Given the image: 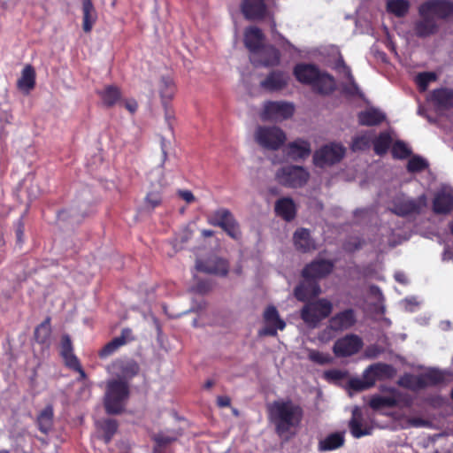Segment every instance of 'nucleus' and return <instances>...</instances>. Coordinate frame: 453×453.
Here are the masks:
<instances>
[{"label":"nucleus","mask_w":453,"mask_h":453,"mask_svg":"<svg viewBox=\"0 0 453 453\" xmlns=\"http://www.w3.org/2000/svg\"><path fill=\"white\" fill-rule=\"evenodd\" d=\"M208 222L212 226H220L231 237L237 239L240 231L236 221L231 212L226 209H219L208 218Z\"/></svg>","instance_id":"ddd939ff"},{"label":"nucleus","mask_w":453,"mask_h":453,"mask_svg":"<svg viewBox=\"0 0 453 453\" xmlns=\"http://www.w3.org/2000/svg\"><path fill=\"white\" fill-rule=\"evenodd\" d=\"M363 347L362 339L357 334H347L338 339L333 348L338 357H346L357 354Z\"/></svg>","instance_id":"4468645a"},{"label":"nucleus","mask_w":453,"mask_h":453,"mask_svg":"<svg viewBox=\"0 0 453 453\" xmlns=\"http://www.w3.org/2000/svg\"><path fill=\"white\" fill-rule=\"evenodd\" d=\"M431 100L441 108L453 107V90L440 88L433 91Z\"/></svg>","instance_id":"473e14b6"},{"label":"nucleus","mask_w":453,"mask_h":453,"mask_svg":"<svg viewBox=\"0 0 453 453\" xmlns=\"http://www.w3.org/2000/svg\"><path fill=\"white\" fill-rule=\"evenodd\" d=\"M174 439H175V437L164 436L162 434L157 435L156 437V441L160 444L168 443V442L173 441Z\"/></svg>","instance_id":"338daca9"},{"label":"nucleus","mask_w":453,"mask_h":453,"mask_svg":"<svg viewBox=\"0 0 453 453\" xmlns=\"http://www.w3.org/2000/svg\"><path fill=\"white\" fill-rule=\"evenodd\" d=\"M332 269V262L324 259H317L303 269V278L319 279L327 275Z\"/></svg>","instance_id":"412c9836"},{"label":"nucleus","mask_w":453,"mask_h":453,"mask_svg":"<svg viewBox=\"0 0 453 453\" xmlns=\"http://www.w3.org/2000/svg\"><path fill=\"white\" fill-rule=\"evenodd\" d=\"M453 12V4L446 0H432L425 3L419 8V14L431 16L435 20L446 18Z\"/></svg>","instance_id":"2eb2a0df"},{"label":"nucleus","mask_w":453,"mask_h":453,"mask_svg":"<svg viewBox=\"0 0 453 453\" xmlns=\"http://www.w3.org/2000/svg\"><path fill=\"white\" fill-rule=\"evenodd\" d=\"M174 85L170 78H162L159 83V94L162 100H170L174 95Z\"/></svg>","instance_id":"a18cd8bd"},{"label":"nucleus","mask_w":453,"mask_h":453,"mask_svg":"<svg viewBox=\"0 0 453 453\" xmlns=\"http://www.w3.org/2000/svg\"><path fill=\"white\" fill-rule=\"evenodd\" d=\"M308 357L311 361L319 365H326L332 361L329 354L314 349H308Z\"/></svg>","instance_id":"09e8293b"},{"label":"nucleus","mask_w":453,"mask_h":453,"mask_svg":"<svg viewBox=\"0 0 453 453\" xmlns=\"http://www.w3.org/2000/svg\"><path fill=\"white\" fill-rule=\"evenodd\" d=\"M276 179L284 186L297 188L307 182L309 173L302 166L288 165L277 172Z\"/></svg>","instance_id":"6e6552de"},{"label":"nucleus","mask_w":453,"mask_h":453,"mask_svg":"<svg viewBox=\"0 0 453 453\" xmlns=\"http://www.w3.org/2000/svg\"><path fill=\"white\" fill-rule=\"evenodd\" d=\"M124 105L125 108L131 113L135 112L138 107L136 101L134 99H128L125 101Z\"/></svg>","instance_id":"680f3d73"},{"label":"nucleus","mask_w":453,"mask_h":453,"mask_svg":"<svg viewBox=\"0 0 453 453\" xmlns=\"http://www.w3.org/2000/svg\"><path fill=\"white\" fill-rule=\"evenodd\" d=\"M267 411L276 434L285 439L295 435L303 417V408L289 398H280L268 403Z\"/></svg>","instance_id":"f257e3e1"},{"label":"nucleus","mask_w":453,"mask_h":453,"mask_svg":"<svg viewBox=\"0 0 453 453\" xmlns=\"http://www.w3.org/2000/svg\"><path fill=\"white\" fill-rule=\"evenodd\" d=\"M196 268L197 271L219 276H226L228 273L227 262L218 257H210L205 262L197 261Z\"/></svg>","instance_id":"aec40b11"},{"label":"nucleus","mask_w":453,"mask_h":453,"mask_svg":"<svg viewBox=\"0 0 453 453\" xmlns=\"http://www.w3.org/2000/svg\"><path fill=\"white\" fill-rule=\"evenodd\" d=\"M35 69L30 65H27L21 72V76L17 81V86L21 92L28 94L35 88Z\"/></svg>","instance_id":"cd10ccee"},{"label":"nucleus","mask_w":453,"mask_h":453,"mask_svg":"<svg viewBox=\"0 0 453 453\" xmlns=\"http://www.w3.org/2000/svg\"><path fill=\"white\" fill-rule=\"evenodd\" d=\"M265 326L259 331L260 335H276L278 330H283L286 323L280 318L275 307L269 306L264 312Z\"/></svg>","instance_id":"dca6fc26"},{"label":"nucleus","mask_w":453,"mask_h":453,"mask_svg":"<svg viewBox=\"0 0 453 453\" xmlns=\"http://www.w3.org/2000/svg\"><path fill=\"white\" fill-rule=\"evenodd\" d=\"M287 153L294 160L305 158L311 154V144L302 139L296 140L288 145Z\"/></svg>","instance_id":"a878e982"},{"label":"nucleus","mask_w":453,"mask_h":453,"mask_svg":"<svg viewBox=\"0 0 453 453\" xmlns=\"http://www.w3.org/2000/svg\"><path fill=\"white\" fill-rule=\"evenodd\" d=\"M374 134L372 131H366L365 133L357 134L352 142L351 149L354 151L364 150L370 147L372 141L373 140Z\"/></svg>","instance_id":"4c0bfd02"},{"label":"nucleus","mask_w":453,"mask_h":453,"mask_svg":"<svg viewBox=\"0 0 453 453\" xmlns=\"http://www.w3.org/2000/svg\"><path fill=\"white\" fill-rule=\"evenodd\" d=\"M419 304L420 302L415 296L406 297L399 303L400 307L403 311L410 312L415 311L418 308Z\"/></svg>","instance_id":"864d4df0"},{"label":"nucleus","mask_w":453,"mask_h":453,"mask_svg":"<svg viewBox=\"0 0 453 453\" xmlns=\"http://www.w3.org/2000/svg\"><path fill=\"white\" fill-rule=\"evenodd\" d=\"M178 195L188 203H191L196 200L194 195L189 190H179Z\"/></svg>","instance_id":"052dcab7"},{"label":"nucleus","mask_w":453,"mask_h":453,"mask_svg":"<svg viewBox=\"0 0 453 453\" xmlns=\"http://www.w3.org/2000/svg\"><path fill=\"white\" fill-rule=\"evenodd\" d=\"M288 83V75L283 72H273L260 82L261 86L270 91L281 89Z\"/></svg>","instance_id":"c85d7f7f"},{"label":"nucleus","mask_w":453,"mask_h":453,"mask_svg":"<svg viewBox=\"0 0 453 453\" xmlns=\"http://www.w3.org/2000/svg\"><path fill=\"white\" fill-rule=\"evenodd\" d=\"M403 402L402 394L396 389H389L383 395H374L370 400V406L380 411L385 407H393Z\"/></svg>","instance_id":"a211bd4d"},{"label":"nucleus","mask_w":453,"mask_h":453,"mask_svg":"<svg viewBox=\"0 0 453 453\" xmlns=\"http://www.w3.org/2000/svg\"><path fill=\"white\" fill-rule=\"evenodd\" d=\"M295 106L288 102H267L264 105L261 118L264 120L281 121L292 117Z\"/></svg>","instance_id":"9d476101"},{"label":"nucleus","mask_w":453,"mask_h":453,"mask_svg":"<svg viewBox=\"0 0 453 453\" xmlns=\"http://www.w3.org/2000/svg\"><path fill=\"white\" fill-rule=\"evenodd\" d=\"M132 339V332L130 329H123L119 336L115 337L108 342L99 352L102 358L107 357L113 354L119 347L125 345Z\"/></svg>","instance_id":"393cba45"},{"label":"nucleus","mask_w":453,"mask_h":453,"mask_svg":"<svg viewBox=\"0 0 453 453\" xmlns=\"http://www.w3.org/2000/svg\"><path fill=\"white\" fill-rule=\"evenodd\" d=\"M356 322L354 311L346 310L338 313L330 319L329 326L325 329L319 335V340L328 342L334 335L332 331H342L351 327Z\"/></svg>","instance_id":"9b49d317"},{"label":"nucleus","mask_w":453,"mask_h":453,"mask_svg":"<svg viewBox=\"0 0 453 453\" xmlns=\"http://www.w3.org/2000/svg\"><path fill=\"white\" fill-rule=\"evenodd\" d=\"M50 335V325L49 320L42 322L38 326L35 332V337L40 343H44L48 341Z\"/></svg>","instance_id":"49530a36"},{"label":"nucleus","mask_w":453,"mask_h":453,"mask_svg":"<svg viewBox=\"0 0 453 453\" xmlns=\"http://www.w3.org/2000/svg\"><path fill=\"white\" fill-rule=\"evenodd\" d=\"M73 352L72 342L67 335H64L61 340V355Z\"/></svg>","instance_id":"13d9d810"},{"label":"nucleus","mask_w":453,"mask_h":453,"mask_svg":"<svg viewBox=\"0 0 453 453\" xmlns=\"http://www.w3.org/2000/svg\"><path fill=\"white\" fill-rule=\"evenodd\" d=\"M433 210L437 214H448L453 210V189L441 187L433 200Z\"/></svg>","instance_id":"f3484780"},{"label":"nucleus","mask_w":453,"mask_h":453,"mask_svg":"<svg viewBox=\"0 0 453 453\" xmlns=\"http://www.w3.org/2000/svg\"><path fill=\"white\" fill-rule=\"evenodd\" d=\"M449 375V372L448 371L432 368L422 374L409 376L406 380H408L412 388H423L443 382Z\"/></svg>","instance_id":"f8f14e48"},{"label":"nucleus","mask_w":453,"mask_h":453,"mask_svg":"<svg viewBox=\"0 0 453 453\" xmlns=\"http://www.w3.org/2000/svg\"><path fill=\"white\" fill-rule=\"evenodd\" d=\"M161 203V196L158 192H150L145 198L146 206L150 209H154Z\"/></svg>","instance_id":"6e6d98bb"},{"label":"nucleus","mask_w":453,"mask_h":453,"mask_svg":"<svg viewBox=\"0 0 453 453\" xmlns=\"http://www.w3.org/2000/svg\"><path fill=\"white\" fill-rule=\"evenodd\" d=\"M255 140L264 148L277 150L285 142L286 134L277 127H258L255 132Z\"/></svg>","instance_id":"0eeeda50"},{"label":"nucleus","mask_w":453,"mask_h":453,"mask_svg":"<svg viewBox=\"0 0 453 453\" xmlns=\"http://www.w3.org/2000/svg\"><path fill=\"white\" fill-rule=\"evenodd\" d=\"M428 166V164L426 159L421 157H412L407 165V169L411 173H417L426 169Z\"/></svg>","instance_id":"de8ad7c7"},{"label":"nucleus","mask_w":453,"mask_h":453,"mask_svg":"<svg viewBox=\"0 0 453 453\" xmlns=\"http://www.w3.org/2000/svg\"><path fill=\"white\" fill-rule=\"evenodd\" d=\"M62 357H63V358L65 362V365L67 366H69L70 368H72L75 371H78L81 377H85V372L81 369L77 357L74 356V354L73 352H70L68 354H63Z\"/></svg>","instance_id":"8fccbe9b"},{"label":"nucleus","mask_w":453,"mask_h":453,"mask_svg":"<svg viewBox=\"0 0 453 453\" xmlns=\"http://www.w3.org/2000/svg\"><path fill=\"white\" fill-rule=\"evenodd\" d=\"M370 293L378 299L379 309L380 312L383 313L385 311V307L383 305L384 296L381 290L378 287L372 286L370 288Z\"/></svg>","instance_id":"4d7b16f0"},{"label":"nucleus","mask_w":453,"mask_h":453,"mask_svg":"<svg viewBox=\"0 0 453 453\" xmlns=\"http://www.w3.org/2000/svg\"><path fill=\"white\" fill-rule=\"evenodd\" d=\"M96 19V12H83V30L87 33L90 32Z\"/></svg>","instance_id":"5fc2aeb1"},{"label":"nucleus","mask_w":453,"mask_h":453,"mask_svg":"<svg viewBox=\"0 0 453 453\" xmlns=\"http://www.w3.org/2000/svg\"><path fill=\"white\" fill-rule=\"evenodd\" d=\"M315 280L316 279L304 278V280L296 288L295 296L298 300L304 302L318 296L320 293V288Z\"/></svg>","instance_id":"5701e85b"},{"label":"nucleus","mask_w":453,"mask_h":453,"mask_svg":"<svg viewBox=\"0 0 453 453\" xmlns=\"http://www.w3.org/2000/svg\"><path fill=\"white\" fill-rule=\"evenodd\" d=\"M128 387L122 379L110 380L104 397L105 410L110 414H117L123 411L128 397Z\"/></svg>","instance_id":"20e7f679"},{"label":"nucleus","mask_w":453,"mask_h":453,"mask_svg":"<svg viewBox=\"0 0 453 453\" xmlns=\"http://www.w3.org/2000/svg\"><path fill=\"white\" fill-rule=\"evenodd\" d=\"M244 43L250 52V61L255 65L273 66L279 64V51L273 46L264 44V35L259 28H247L244 33Z\"/></svg>","instance_id":"f03ea898"},{"label":"nucleus","mask_w":453,"mask_h":453,"mask_svg":"<svg viewBox=\"0 0 453 453\" xmlns=\"http://www.w3.org/2000/svg\"><path fill=\"white\" fill-rule=\"evenodd\" d=\"M160 147H161V150H162L161 166H163L164 163L167 159V152H168V149L170 147V142L166 141L165 138L162 137L160 139Z\"/></svg>","instance_id":"bf43d9fd"},{"label":"nucleus","mask_w":453,"mask_h":453,"mask_svg":"<svg viewBox=\"0 0 453 453\" xmlns=\"http://www.w3.org/2000/svg\"><path fill=\"white\" fill-rule=\"evenodd\" d=\"M343 441L344 439L342 434H333L320 442V449L322 450H333L341 447L343 444Z\"/></svg>","instance_id":"79ce46f5"},{"label":"nucleus","mask_w":453,"mask_h":453,"mask_svg":"<svg viewBox=\"0 0 453 453\" xmlns=\"http://www.w3.org/2000/svg\"><path fill=\"white\" fill-rule=\"evenodd\" d=\"M410 3L408 0H388L387 10L397 17L405 15L409 10Z\"/></svg>","instance_id":"ea45409f"},{"label":"nucleus","mask_w":453,"mask_h":453,"mask_svg":"<svg viewBox=\"0 0 453 453\" xmlns=\"http://www.w3.org/2000/svg\"><path fill=\"white\" fill-rule=\"evenodd\" d=\"M391 142L392 137L390 134L388 132L381 133L379 137L373 141L376 154L382 155L386 153Z\"/></svg>","instance_id":"c03bdc74"},{"label":"nucleus","mask_w":453,"mask_h":453,"mask_svg":"<svg viewBox=\"0 0 453 453\" xmlns=\"http://www.w3.org/2000/svg\"><path fill=\"white\" fill-rule=\"evenodd\" d=\"M82 11L83 12H96L91 0H83Z\"/></svg>","instance_id":"0e129e2a"},{"label":"nucleus","mask_w":453,"mask_h":453,"mask_svg":"<svg viewBox=\"0 0 453 453\" xmlns=\"http://www.w3.org/2000/svg\"><path fill=\"white\" fill-rule=\"evenodd\" d=\"M392 370V367L386 364H374L370 366H368L364 373L363 378L366 382L369 380H372V386L376 382V380L380 378H381L384 375H388Z\"/></svg>","instance_id":"7c9ffc66"},{"label":"nucleus","mask_w":453,"mask_h":453,"mask_svg":"<svg viewBox=\"0 0 453 453\" xmlns=\"http://www.w3.org/2000/svg\"><path fill=\"white\" fill-rule=\"evenodd\" d=\"M345 150L340 143L326 145L314 153L313 162L319 167L334 165L343 157Z\"/></svg>","instance_id":"1a4fd4ad"},{"label":"nucleus","mask_w":453,"mask_h":453,"mask_svg":"<svg viewBox=\"0 0 453 453\" xmlns=\"http://www.w3.org/2000/svg\"><path fill=\"white\" fill-rule=\"evenodd\" d=\"M426 206V197L424 195L413 199L404 195H397L393 202L391 211L399 216H412L421 212Z\"/></svg>","instance_id":"39448f33"},{"label":"nucleus","mask_w":453,"mask_h":453,"mask_svg":"<svg viewBox=\"0 0 453 453\" xmlns=\"http://www.w3.org/2000/svg\"><path fill=\"white\" fill-rule=\"evenodd\" d=\"M110 370L112 372H115L119 370L121 371V376L123 378L132 377L138 372V365L136 363L133 361L124 362L121 360H118L114 362L111 366L110 367Z\"/></svg>","instance_id":"c9c22d12"},{"label":"nucleus","mask_w":453,"mask_h":453,"mask_svg":"<svg viewBox=\"0 0 453 453\" xmlns=\"http://www.w3.org/2000/svg\"><path fill=\"white\" fill-rule=\"evenodd\" d=\"M452 258H453V250L449 247L445 248L444 252H443V260H449Z\"/></svg>","instance_id":"774afa93"},{"label":"nucleus","mask_w":453,"mask_h":453,"mask_svg":"<svg viewBox=\"0 0 453 453\" xmlns=\"http://www.w3.org/2000/svg\"><path fill=\"white\" fill-rule=\"evenodd\" d=\"M436 80L437 74L434 72L419 73L415 77V82L422 92L426 91L428 86Z\"/></svg>","instance_id":"37998d69"},{"label":"nucleus","mask_w":453,"mask_h":453,"mask_svg":"<svg viewBox=\"0 0 453 453\" xmlns=\"http://www.w3.org/2000/svg\"><path fill=\"white\" fill-rule=\"evenodd\" d=\"M385 114L378 109L369 108L358 114V120L364 126H375L385 119Z\"/></svg>","instance_id":"2f4dec72"},{"label":"nucleus","mask_w":453,"mask_h":453,"mask_svg":"<svg viewBox=\"0 0 453 453\" xmlns=\"http://www.w3.org/2000/svg\"><path fill=\"white\" fill-rule=\"evenodd\" d=\"M99 95L106 105L114 104L120 96V93L119 89L114 86H107L102 91L99 92Z\"/></svg>","instance_id":"a19ab883"},{"label":"nucleus","mask_w":453,"mask_h":453,"mask_svg":"<svg viewBox=\"0 0 453 453\" xmlns=\"http://www.w3.org/2000/svg\"><path fill=\"white\" fill-rule=\"evenodd\" d=\"M379 350L376 349V347L372 346V347H368L366 349H365V356L369 358H372V357H377V355L379 354Z\"/></svg>","instance_id":"69168bd1"},{"label":"nucleus","mask_w":453,"mask_h":453,"mask_svg":"<svg viewBox=\"0 0 453 453\" xmlns=\"http://www.w3.org/2000/svg\"><path fill=\"white\" fill-rule=\"evenodd\" d=\"M339 72L343 74V76L347 79L346 84L344 85L343 90L346 94L349 96L358 95L361 96V92L359 88L354 81V78L351 74V72L348 66L345 65L343 62H341L337 66Z\"/></svg>","instance_id":"f704fd0d"},{"label":"nucleus","mask_w":453,"mask_h":453,"mask_svg":"<svg viewBox=\"0 0 453 453\" xmlns=\"http://www.w3.org/2000/svg\"><path fill=\"white\" fill-rule=\"evenodd\" d=\"M296 78L302 83L311 85L320 93L327 94L335 86L334 78L321 73L315 65L309 64H299L294 69Z\"/></svg>","instance_id":"7ed1b4c3"},{"label":"nucleus","mask_w":453,"mask_h":453,"mask_svg":"<svg viewBox=\"0 0 453 453\" xmlns=\"http://www.w3.org/2000/svg\"><path fill=\"white\" fill-rule=\"evenodd\" d=\"M196 268L197 271L219 276H226L228 273L227 262L218 257H210L205 262L197 261Z\"/></svg>","instance_id":"6ab92c4d"},{"label":"nucleus","mask_w":453,"mask_h":453,"mask_svg":"<svg viewBox=\"0 0 453 453\" xmlns=\"http://www.w3.org/2000/svg\"><path fill=\"white\" fill-rule=\"evenodd\" d=\"M349 429L355 438L369 435L372 433V426L364 420L361 416V411L356 407L352 411V418L349 421Z\"/></svg>","instance_id":"4be33fe9"},{"label":"nucleus","mask_w":453,"mask_h":453,"mask_svg":"<svg viewBox=\"0 0 453 453\" xmlns=\"http://www.w3.org/2000/svg\"><path fill=\"white\" fill-rule=\"evenodd\" d=\"M96 427L102 433L104 442L108 443L117 431V423L112 419H104L96 422Z\"/></svg>","instance_id":"e433bc0d"},{"label":"nucleus","mask_w":453,"mask_h":453,"mask_svg":"<svg viewBox=\"0 0 453 453\" xmlns=\"http://www.w3.org/2000/svg\"><path fill=\"white\" fill-rule=\"evenodd\" d=\"M372 386V380L366 382L364 378H354L349 380V388L354 391H362Z\"/></svg>","instance_id":"603ef678"},{"label":"nucleus","mask_w":453,"mask_h":453,"mask_svg":"<svg viewBox=\"0 0 453 453\" xmlns=\"http://www.w3.org/2000/svg\"><path fill=\"white\" fill-rule=\"evenodd\" d=\"M39 429L43 433H48L53 423V409L51 406L45 407L38 416Z\"/></svg>","instance_id":"58836bf2"},{"label":"nucleus","mask_w":453,"mask_h":453,"mask_svg":"<svg viewBox=\"0 0 453 453\" xmlns=\"http://www.w3.org/2000/svg\"><path fill=\"white\" fill-rule=\"evenodd\" d=\"M275 212L287 221L293 219L296 215V205L293 200L288 197L279 199L275 203Z\"/></svg>","instance_id":"c756f323"},{"label":"nucleus","mask_w":453,"mask_h":453,"mask_svg":"<svg viewBox=\"0 0 453 453\" xmlns=\"http://www.w3.org/2000/svg\"><path fill=\"white\" fill-rule=\"evenodd\" d=\"M242 10L244 16L249 19H261L266 13L264 0H243Z\"/></svg>","instance_id":"b1692460"},{"label":"nucleus","mask_w":453,"mask_h":453,"mask_svg":"<svg viewBox=\"0 0 453 453\" xmlns=\"http://www.w3.org/2000/svg\"><path fill=\"white\" fill-rule=\"evenodd\" d=\"M332 303L326 299H319L317 302L307 303L302 310L301 317L310 326H316L323 319L332 311Z\"/></svg>","instance_id":"423d86ee"},{"label":"nucleus","mask_w":453,"mask_h":453,"mask_svg":"<svg viewBox=\"0 0 453 453\" xmlns=\"http://www.w3.org/2000/svg\"><path fill=\"white\" fill-rule=\"evenodd\" d=\"M293 240L296 248L303 252L316 249L314 240L311 237L309 231L305 228L296 230L294 234Z\"/></svg>","instance_id":"bb28decb"},{"label":"nucleus","mask_w":453,"mask_h":453,"mask_svg":"<svg viewBox=\"0 0 453 453\" xmlns=\"http://www.w3.org/2000/svg\"><path fill=\"white\" fill-rule=\"evenodd\" d=\"M408 422L411 426H415V427L425 426L427 424V422L423 420L422 418H410L408 420Z\"/></svg>","instance_id":"e2e57ef3"},{"label":"nucleus","mask_w":453,"mask_h":453,"mask_svg":"<svg viewBox=\"0 0 453 453\" xmlns=\"http://www.w3.org/2000/svg\"><path fill=\"white\" fill-rule=\"evenodd\" d=\"M411 153L410 149L402 142H395L392 147V154L396 158H405Z\"/></svg>","instance_id":"3c124183"},{"label":"nucleus","mask_w":453,"mask_h":453,"mask_svg":"<svg viewBox=\"0 0 453 453\" xmlns=\"http://www.w3.org/2000/svg\"><path fill=\"white\" fill-rule=\"evenodd\" d=\"M419 20L415 26V33L417 35L424 37L434 34L437 29V22L431 16L420 15Z\"/></svg>","instance_id":"72a5a7b5"}]
</instances>
